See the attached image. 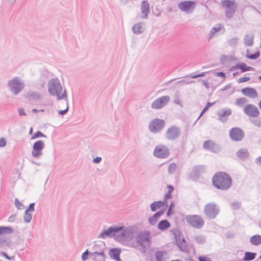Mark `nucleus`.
Returning <instances> with one entry per match:
<instances>
[{"label":"nucleus","mask_w":261,"mask_h":261,"mask_svg":"<svg viewBox=\"0 0 261 261\" xmlns=\"http://www.w3.org/2000/svg\"><path fill=\"white\" fill-rule=\"evenodd\" d=\"M232 182L231 177L225 172L216 173L212 178L213 186L222 191L228 190L231 187Z\"/></svg>","instance_id":"nucleus-1"},{"label":"nucleus","mask_w":261,"mask_h":261,"mask_svg":"<svg viewBox=\"0 0 261 261\" xmlns=\"http://www.w3.org/2000/svg\"><path fill=\"white\" fill-rule=\"evenodd\" d=\"M48 91L51 96L57 97V100H67V93L65 89L63 92V88L59 80L57 78L50 80L47 84Z\"/></svg>","instance_id":"nucleus-2"},{"label":"nucleus","mask_w":261,"mask_h":261,"mask_svg":"<svg viewBox=\"0 0 261 261\" xmlns=\"http://www.w3.org/2000/svg\"><path fill=\"white\" fill-rule=\"evenodd\" d=\"M25 86L23 81L18 76H15L7 83V87L14 95H18L24 89Z\"/></svg>","instance_id":"nucleus-3"},{"label":"nucleus","mask_w":261,"mask_h":261,"mask_svg":"<svg viewBox=\"0 0 261 261\" xmlns=\"http://www.w3.org/2000/svg\"><path fill=\"white\" fill-rule=\"evenodd\" d=\"M135 240L137 243L143 248L144 251L146 248H148L150 245V233L148 231L140 232L136 237Z\"/></svg>","instance_id":"nucleus-4"},{"label":"nucleus","mask_w":261,"mask_h":261,"mask_svg":"<svg viewBox=\"0 0 261 261\" xmlns=\"http://www.w3.org/2000/svg\"><path fill=\"white\" fill-rule=\"evenodd\" d=\"M174 237V239L176 241V244L179 249L182 252L187 251L188 245L185 239L181 234V232L178 229H173L171 230Z\"/></svg>","instance_id":"nucleus-5"},{"label":"nucleus","mask_w":261,"mask_h":261,"mask_svg":"<svg viewBox=\"0 0 261 261\" xmlns=\"http://www.w3.org/2000/svg\"><path fill=\"white\" fill-rule=\"evenodd\" d=\"M219 212V206L214 202L206 203L204 207V214L210 219H214Z\"/></svg>","instance_id":"nucleus-6"},{"label":"nucleus","mask_w":261,"mask_h":261,"mask_svg":"<svg viewBox=\"0 0 261 261\" xmlns=\"http://www.w3.org/2000/svg\"><path fill=\"white\" fill-rule=\"evenodd\" d=\"M165 123V121L163 119L154 118L149 122L148 129L153 134H158L163 129Z\"/></svg>","instance_id":"nucleus-7"},{"label":"nucleus","mask_w":261,"mask_h":261,"mask_svg":"<svg viewBox=\"0 0 261 261\" xmlns=\"http://www.w3.org/2000/svg\"><path fill=\"white\" fill-rule=\"evenodd\" d=\"M186 220L189 225L197 229L202 228L204 224L202 218L197 215H187Z\"/></svg>","instance_id":"nucleus-8"},{"label":"nucleus","mask_w":261,"mask_h":261,"mask_svg":"<svg viewBox=\"0 0 261 261\" xmlns=\"http://www.w3.org/2000/svg\"><path fill=\"white\" fill-rule=\"evenodd\" d=\"M124 228V226H114L109 227L107 229L103 230L98 236L99 238H114L115 239L116 233L119 232Z\"/></svg>","instance_id":"nucleus-9"},{"label":"nucleus","mask_w":261,"mask_h":261,"mask_svg":"<svg viewBox=\"0 0 261 261\" xmlns=\"http://www.w3.org/2000/svg\"><path fill=\"white\" fill-rule=\"evenodd\" d=\"M180 135L181 132L179 128L174 125L170 126L165 133L166 138L169 141L177 140Z\"/></svg>","instance_id":"nucleus-10"},{"label":"nucleus","mask_w":261,"mask_h":261,"mask_svg":"<svg viewBox=\"0 0 261 261\" xmlns=\"http://www.w3.org/2000/svg\"><path fill=\"white\" fill-rule=\"evenodd\" d=\"M45 145L43 141L39 140L36 141L33 145L31 152L32 156L36 159L39 158L43 154V149Z\"/></svg>","instance_id":"nucleus-11"},{"label":"nucleus","mask_w":261,"mask_h":261,"mask_svg":"<svg viewBox=\"0 0 261 261\" xmlns=\"http://www.w3.org/2000/svg\"><path fill=\"white\" fill-rule=\"evenodd\" d=\"M170 151L169 148L164 145H159L156 146L153 151V155L160 159H165L169 156Z\"/></svg>","instance_id":"nucleus-12"},{"label":"nucleus","mask_w":261,"mask_h":261,"mask_svg":"<svg viewBox=\"0 0 261 261\" xmlns=\"http://www.w3.org/2000/svg\"><path fill=\"white\" fill-rule=\"evenodd\" d=\"M234 2L231 0H225L222 2V5L226 8L225 16L230 19L233 15L236 10V7L234 6Z\"/></svg>","instance_id":"nucleus-13"},{"label":"nucleus","mask_w":261,"mask_h":261,"mask_svg":"<svg viewBox=\"0 0 261 261\" xmlns=\"http://www.w3.org/2000/svg\"><path fill=\"white\" fill-rule=\"evenodd\" d=\"M196 6V3L193 1H182L178 4V8L187 13H191L195 9Z\"/></svg>","instance_id":"nucleus-14"},{"label":"nucleus","mask_w":261,"mask_h":261,"mask_svg":"<svg viewBox=\"0 0 261 261\" xmlns=\"http://www.w3.org/2000/svg\"><path fill=\"white\" fill-rule=\"evenodd\" d=\"M230 138L233 141H242L244 137L243 131L239 127H233L229 132Z\"/></svg>","instance_id":"nucleus-15"},{"label":"nucleus","mask_w":261,"mask_h":261,"mask_svg":"<svg viewBox=\"0 0 261 261\" xmlns=\"http://www.w3.org/2000/svg\"><path fill=\"white\" fill-rule=\"evenodd\" d=\"M170 97L169 96H163L155 99L151 105V107L153 109H160L165 106L169 101Z\"/></svg>","instance_id":"nucleus-16"},{"label":"nucleus","mask_w":261,"mask_h":261,"mask_svg":"<svg viewBox=\"0 0 261 261\" xmlns=\"http://www.w3.org/2000/svg\"><path fill=\"white\" fill-rule=\"evenodd\" d=\"M243 111L245 114L251 117H257L260 114L258 108L255 106L251 104L245 105Z\"/></svg>","instance_id":"nucleus-17"},{"label":"nucleus","mask_w":261,"mask_h":261,"mask_svg":"<svg viewBox=\"0 0 261 261\" xmlns=\"http://www.w3.org/2000/svg\"><path fill=\"white\" fill-rule=\"evenodd\" d=\"M231 113L232 111L229 108L223 109L222 111L218 112V120L222 123H225L227 121L228 117L231 115Z\"/></svg>","instance_id":"nucleus-18"},{"label":"nucleus","mask_w":261,"mask_h":261,"mask_svg":"<svg viewBox=\"0 0 261 261\" xmlns=\"http://www.w3.org/2000/svg\"><path fill=\"white\" fill-rule=\"evenodd\" d=\"M141 12L143 16L142 18L147 19L148 15L150 12V6L147 1H143L141 5Z\"/></svg>","instance_id":"nucleus-19"},{"label":"nucleus","mask_w":261,"mask_h":261,"mask_svg":"<svg viewBox=\"0 0 261 261\" xmlns=\"http://www.w3.org/2000/svg\"><path fill=\"white\" fill-rule=\"evenodd\" d=\"M242 93L250 98H254L258 96L256 90L251 87H246L242 89Z\"/></svg>","instance_id":"nucleus-20"},{"label":"nucleus","mask_w":261,"mask_h":261,"mask_svg":"<svg viewBox=\"0 0 261 261\" xmlns=\"http://www.w3.org/2000/svg\"><path fill=\"white\" fill-rule=\"evenodd\" d=\"M164 213V210H160L154 214L152 216L149 217L148 220L149 224L150 225H155Z\"/></svg>","instance_id":"nucleus-21"},{"label":"nucleus","mask_w":261,"mask_h":261,"mask_svg":"<svg viewBox=\"0 0 261 261\" xmlns=\"http://www.w3.org/2000/svg\"><path fill=\"white\" fill-rule=\"evenodd\" d=\"M121 250L120 249L117 248H112L109 250V256L116 261H121L120 257V254Z\"/></svg>","instance_id":"nucleus-22"},{"label":"nucleus","mask_w":261,"mask_h":261,"mask_svg":"<svg viewBox=\"0 0 261 261\" xmlns=\"http://www.w3.org/2000/svg\"><path fill=\"white\" fill-rule=\"evenodd\" d=\"M203 147L205 149L209 150L212 152H215L217 149H218L219 146L216 145L212 140H207L204 142Z\"/></svg>","instance_id":"nucleus-23"},{"label":"nucleus","mask_w":261,"mask_h":261,"mask_svg":"<svg viewBox=\"0 0 261 261\" xmlns=\"http://www.w3.org/2000/svg\"><path fill=\"white\" fill-rule=\"evenodd\" d=\"M25 97L29 100L37 101L42 99L41 93L36 91H29Z\"/></svg>","instance_id":"nucleus-24"},{"label":"nucleus","mask_w":261,"mask_h":261,"mask_svg":"<svg viewBox=\"0 0 261 261\" xmlns=\"http://www.w3.org/2000/svg\"><path fill=\"white\" fill-rule=\"evenodd\" d=\"M205 166L203 165L195 166L192 170V175L195 178H198L200 174L205 171Z\"/></svg>","instance_id":"nucleus-25"},{"label":"nucleus","mask_w":261,"mask_h":261,"mask_svg":"<svg viewBox=\"0 0 261 261\" xmlns=\"http://www.w3.org/2000/svg\"><path fill=\"white\" fill-rule=\"evenodd\" d=\"M124 230L127 241H130L134 237V234L136 232V227L133 226H130L126 228L124 227Z\"/></svg>","instance_id":"nucleus-26"},{"label":"nucleus","mask_w":261,"mask_h":261,"mask_svg":"<svg viewBox=\"0 0 261 261\" xmlns=\"http://www.w3.org/2000/svg\"><path fill=\"white\" fill-rule=\"evenodd\" d=\"M145 28L144 24L142 23L135 24L132 27V31L135 34H140L144 32Z\"/></svg>","instance_id":"nucleus-27"},{"label":"nucleus","mask_w":261,"mask_h":261,"mask_svg":"<svg viewBox=\"0 0 261 261\" xmlns=\"http://www.w3.org/2000/svg\"><path fill=\"white\" fill-rule=\"evenodd\" d=\"M236 67L240 69L242 72H245L249 71H254V68L247 66L244 63H239L236 64Z\"/></svg>","instance_id":"nucleus-28"},{"label":"nucleus","mask_w":261,"mask_h":261,"mask_svg":"<svg viewBox=\"0 0 261 261\" xmlns=\"http://www.w3.org/2000/svg\"><path fill=\"white\" fill-rule=\"evenodd\" d=\"M91 257L95 261H105L106 255L104 251L92 253Z\"/></svg>","instance_id":"nucleus-29"},{"label":"nucleus","mask_w":261,"mask_h":261,"mask_svg":"<svg viewBox=\"0 0 261 261\" xmlns=\"http://www.w3.org/2000/svg\"><path fill=\"white\" fill-rule=\"evenodd\" d=\"M171 226L170 222L166 219L160 221L158 224V228L159 230L164 231L169 228Z\"/></svg>","instance_id":"nucleus-30"},{"label":"nucleus","mask_w":261,"mask_h":261,"mask_svg":"<svg viewBox=\"0 0 261 261\" xmlns=\"http://www.w3.org/2000/svg\"><path fill=\"white\" fill-rule=\"evenodd\" d=\"M237 155L242 160H244L249 157V153L247 149L241 148L237 151Z\"/></svg>","instance_id":"nucleus-31"},{"label":"nucleus","mask_w":261,"mask_h":261,"mask_svg":"<svg viewBox=\"0 0 261 261\" xmlns=\"http://www.w3.org/2000/svg\"><path fill=\"white\" fill-rule=\"evenodd\" d=\"M165 201L159 200L154 201L150 205V210L152 212H155L157 209L160 208L164 205Z\"/></svg>","instance_id":"nucleus-32"},{"label":"nucleus","mask_w":261,"mask_h":261,"mask_svg":"<svg viewBox=\"0 0 261 261\" xmlns=\"http://www.w3.org/2000/svg\"><path fill=\"white\" fill-rule=\"evenodd\" d=\"M115 240L119 242L127 241L124 228L122 230H120L119 233H116Z\"/></svg>","instance_id":"nucleus-33"},{"label":"nucleus","mask_w":261,"mask_h":261,"mask_svg":"<svg viewBox=\"0 0 261 261\" xmlns=\"http://www.w3.org/2000/svg\"><path fill=\"white\" fill-rule=\"evenodd\" d=\"M254 35L253 34L246 35L244 39V43L246 46H251L253 44Z\"/></svg>","instance_id":"nucleus-34"},{"label":"nucleus","mask_w":261,"mask_h":261,"mask_svg":"<svg viewBox=\"0 0 261 261\" xmlns=\"http://www.w3.org/2000/svg\"><path fill=\"white\" fill-rule=\"evenodd\" d=\"M250 243L254 246H257L261 244V236L255 234L251 237L250 239Z\"/></svg>","instance_id":"nucleus-35"},{"label":"nucleus","mask_w":261,"mask_h":261,"mask_svg":"<svg viewBox=\"0 0 261 261\" xmlns=\"http://www.w3.org/2000/svg\"><path fill=\"white\" fill-rule=\"evenodd\" d=\"M223 25L220 23L217 24L215 26L213 27L211 29L210 33L208 34L209 39H211L215 34V33L220 31Z\"/></svg>","instance_id":"nucleus-36"},{"label":"nucleus","mask_w":261,"mask_h":261,"mask_svg":"<svg viewBox=\"0 0 261 261\" xmlns=\"http://www.w3.org/2000/svg\"><path fill=\"white\" fill-rule=\"evenodd\" d=\"M256 256V253L252 252H246L243 260L244 261H251L253 260Z\"/></svg>","instance_id":"nucleus-37"},{"label":"nucleus","mask_w":261,"mask_h":261,"mask_svg":"<svg viewBox=\"0 0 261 261\" xmlns=\"http://www.w3.org/2000/svg\"><path fill=\"white\" fill-rule=\"evenodd\" d=\"M13 231V229L10 226H0V235L11 234Z\"/></svg>","instance_id":"nucleus-38"},{"label":"nucleus","mask_w":261,"mask_h":261,"mask_svg":"<svg viewBox=\"0 0 261 261\" xmlns=\"http://www.w3.org/2000/svg\"><path fill=\"white\" fill-rule=\"evenodd\" d=\"M103 249L104 246L102 244H95L92 248L93 252H91V253H97L98 252L104 251Z\"/></svg>","instance_id":"nucleus-39"},{"label":"nucleus","mask_w":261,"mask_h":261,"mask_svg":"<svg viewBox=\"0 0 261 261\" xmlns=\"http://www.w3.org/2000/svg\"><path fill=\"white\" fill-rule=\"evenodd\" d=\"M260 55V51L257 50L254 54H249V50L247 49L246 51V57L251 60H256L258 59Z\"/></svg>","instance_id":"nucleus-40"},{"label":"nucleus","mask_w":261,"mask_h":261,"mask_svg":"<svg viewBox=\"0 0 261 261\" xmlns=\"http://www.w3.org/2000/svg\"><path fill=\"white\" fill-rule=\"evenodd\" d=\"M167 252L166 251H158L155 253V257L156 261H164L163 259V255Z\"/></svg>","instance_id":"nucleus-41"},{"label":"nucleus","mask_w":261,"mask_h":261,"mask_svg":"<svg viewBox=\"0 0 261 261\" xmlns=\"http://www.w3.org/2000/svg\"><path fill=\"white\" fill-rule=\"evenodd\" d=\"M47 136L42 133L41 131H37L31 137L32 140H34L38 138H46Z\"/></svg>","instance_id":"nucleus-42"},{"label":"nucleus","mask_w":261,"mask_h":261,"mask_svg":"<svg viewBox=\"0 0 261 261\" xmlns=\"http://www.w3.org/2000/svg\"><path fill=\"white\" fill-rule=\"evenodd\" d=\"M176 168H177V165L175 163H172L170 164L169 165V167H168V171L169 174H173L175 172Z\"/></svg>","instance_id":"nucleus-43"},{"label":"nucleus","mask_w":261,"mask_h":261,"mask_svg":"<svg viewBox=\"0 0 261 261\" xmlns=\"http://www.w3.org/2000/svg\"><path fill=\"white\" fill-rule=\"evenodd\" d=\"M231 59V57L224 55L220 58V61L222 64L225 65Z\"/></svg>","instance_id":"nucleus-44"},{"label":"nucleus","mask_w":261,"mask_h":261,"mask_svg":"<svg viewBox=\"0 0 261 261\" xmlns=\"http://www.w3.org/2000/svg\"><path fill=\"white\" fill-rule=\"evenodd\" d=\"M32 219V214L30 212H27L25 211L24 216H23L24 221L26 223H29L31 222Z\"/></svg>","instance_id":"nucleus-45"},{"label":"nucleus","mask_w":261,"mask_h":261,"mask_svg":"<svg viewBox=\"0 0 261 261\" xmlns=\"http://www.w3.org/2000/svg\"><path fill=\"white\" fill-rule=\"evenodd\" d=\"M215 102H208L206 106L202 109L200 115L198 117V119H199L208 110V109L212 106H213Z\"/></svg>","instance_id":"nucleus-46"},{"label":"nucleus","mask_w":261,"mask_h":261,"mask_svg":"<svg viewBox=\"0 0 261 261\" xmlns=\"http://www.w3.org/2000/svg\"><path fill=\"white\" fill-rule=\"evenodd\" d=\"M247 102L246 98L242 97L237 99L236 101V105L240 107H242L245 103Z\"/></svg>","instance_id":"nucleus-47"},{"label":"nucleus","mask_w":261,"mask_h":261,"mask_svg":"<svg viewBox=\"0 0 261 261\" xmlns=\"http://www.w3.org/2000/svg\"><path fill=\"white\" fill-rule=\"evenodd\" d=\"M239 38L233 37L228 41V44L231 46H235L238 44Z\"/></svg>","instance_id":"nucleus-48"},{"label":"nucleus","mask_w":261,"mask_h":261,"mask_svg":"<svg viewBox=\"0 0 261 261\" xmlns=\"http://www.w3.org/2000/svg\"><path fill=\"white\" fill-rule=\"evenodd\" d=\"M64 101H65L66 109L65 110L59 111V114L62 116L65 115L68 112V111L69 110L68 99L67 98V100H64Z\"/></svg>","instance_id":"nucleus-49"},{"label":"nucleus","mask_w":261,"mask_h":261,"mask_svg":"<svg viewBox=\"0 0 261 261\" xmlns=\"http://www.w3.org/2000/svg\"><path fill=\"white\" fill-rule=\"evenodd\" d=\"M194 240L198 244H202L205 242L204 237L201 235L195 236Z\"/></svg>","instance_id":"nucleus-50"},{"label":"nucleus","mask_w":261,"mask_h":261,"mask_svg":"<svg viewBox=\"0 0 261 261\" xmlns=\"http://www.w3.org/2000/svg\"><path fill=\"white\" fill-rule=\"evenodd\" d=\"M92 253L89 251L88 249H87L84 252H83L82 254V259L83 260H86L88 259V256L90 255L91 257V254Z\"/></svg>","instance_id":"nucleus-51"},{"label":"nucleus","mask_w":261,"mask_h":261,"mask_svg":"<svg viewBox=\"0 0 261 261\" xmlns=\"http://www.w3.org/2000/svg\"><path fill=\"white\" fill-rule=\"evenodd\" d=\"M241 205V202H240L238 201H233L231 203V206L233 210H239L240 208Z\"/></svg>","instance_id":"nucleus-52"},{"label":"nucleus","mask_w":261,"mask_h":261,"mask_svg":"<svg viewBox=\"0 0 261 261\" xmlns=\"http://www.w3.org/2000/svg\"><path fill=\"white\" fill-rule=\"evenodd\" d=\"M35 203H31L29 204L28 207L27 208L25 211L28 212H33L35 210Z\"/></svg>","instance_id":"nucleus-53"},{"label":"nucleus","mask_w":261,"mask_h":261,"mask_svg":"<svg viewBox=\"0 0 261 261\" xmlns=\"http://www.w3.org/2000/svg\"><path fill=\"white\" fill-rule=\"evenodd\" d=\"M250 80V77L244 76V77H242L239 79L238 82L239 83H242L246 82L249 81Z\"/></svg>","instance_id":"nucleus-54"},{"label":"nucleus","mask_w":261,"mask_h":261,"mask_svg":"<svg viewBox=\"0 0 261 261\" xmlns=\"http://www.w3.org/2000/svg\"><path fill=\"white\" fill-rule=\"evenodd\" d=\"M198 259L199 261H211V259L206 256H199Z\"/></svg>","instance_id":"nucleus-55"},{"label":"nucleus","mask_w":261,"mask_h":261,"mask_svg":"<svg viewBox=\"0 0 261 261\" xmlns=\"http://www.w3.org/2000/svg\"><path fill=\"white\" fill-rule=\"evenodd\" d=\"M15 204L17 208L19 210H21V207L23 206V204L17 198H16L15 200Z\"/></svg>","instance_id":"nucleus-56"},{"label":"nucleus","mask_w":261,"mask_h":261,"mask_svg":"<svg viewBox=\"0 0 261 261\" xmlns=\"http://www.w3.org/2000/svg\"><path fill=\"white\" fill-rule=\"evenodd\" d=\"M6 140L4 138H0V147H5L6 145Z\"/></svg>","instance_id":"nucleus-57"},{"label":"nucleus","mask_w":261,"mask_h":261,"mask_svg":"<svg viewBox=\"0 0 261 261\" xmlns=\"http://www.w3.org/2000/svg\"><path fill=\"white\" fill-rule=\"evenodd\" d=\"M101 160L102 158L101 157L97 156L93 159L92 162L94 164H98L101 161Z\"/></svg>","instance_id":"nucleus-58"},{"label":"nucleus","mask_w":261,"mask_h":261,"mask_svg":"<svg viewBox=\"0 0 261 261\" xmlns=\"http://www.w3.org/2000/svg\"><path fill=\"white\" fill-rule=\"evenodd\" d=\"M18 112L19 115L21 116H25L27 115L24 111V110L22 108L18 109Z\"/></svg>","instance_id":"nucleus-59"},{"label":"nucleus","mask_w":261,"mask_h":261,"mask_svg":"<svg viewBox=\"0 0 261 261\" xmlns=\"http://www.w3.org/2000/svg\"><path fill=\"white\" fill-rule=\"evenodd\" d=\"M171 190L170 191H168V192L165 195V200L164 201L165 202L166 201V200L170 199L171 198Z\"/></svg>","instance_id":"nucleus-60"},{"label":"nucleus","mask_w":261,"mask_h":261,"mask_svg":"<svg viewBox=\"0 0 261 261\" xmlns=\"http://www.w3.org/2000/svg\"><path fill=\"white\" fill-rule=\"evenodd\" d=\"M2 254L9 260H12L13 258V257L9 256L5 252H2Z\"/></svg>","instance_id":"nucleus-61"},{"label":"nucleus","mask_w":261,"mask_h":261,"mask_svg":"<svg viewBox=\"0 0 261 261\" xmlns=\"http://www.w3.org/2000/svg\"><path fill=\"white\" fill-rule=\"evenodd\" d=\"M188 83V82H187L185 80H182L181 81H178L175 84L177 85H186Z\"/></svg>","instance_id":"nucleus-62"},{"label":"nucleus","mask_w":261,"mask_h":261,"mask_svg":"<svg viewBox=\"0 0 261 261\" xmlns=\"http://www.w3.org/2000/svg\"><path fill=\"white\" fill-rule=\"evenodd\" d=\"M15 215H11L8 218V221L10 222H12L15 220Z\"/></svg>","instance_id":"nucleus-63"},{"label":"nucleus","mask_w":261,"mask_h":261,"mask_svg":"<svg viewBox=\"0 0 261 261\" xmlns=\"http://www.w3.org/2000/svg\"><path fill=\"white\" fill-rule=\"evenodd\" d=\"M255 163L256 164L261 166V155L257 157L255 160Z\"/></svg>","instance_id":"nucleus-64"}]
</instances>
